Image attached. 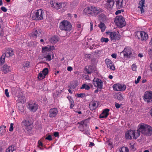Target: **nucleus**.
<instances>
[{"mask_svg":"<svg viewBox=\"0 0 152 152\" xmlns=\"http://www.w3.org/2000/svg\"><path fill=\"white\" fill-rule=\"evenodd\" d=\"M143 97V99L145 102L147 103L152 102V92H146Z\"/></svg>","mask_w":152,"mask_h":152,"instance_id":"obj_9","label":"nucleus"},{"mask_svg":"<svg viewBox=\"0 0 152 152\" xmlns=\"http://www.w3.org/2000/svg\"><path fill=\"white\" fill-rule=\"evenodd\" d=\"M54 135L55 137H59V133L58 132H56L54 133Z\"/></svg>","mask_w":152,"mask_h":152,"instance_id":"obj_61","label":"nucleus"},{"mask_svg":"<svg viewBox=\"0 0 152 152\" xmlns=\"http://www.w3.org/2000/svg\"><path fill=\"white\" fill-rule=\"evenodd\" d=\"M148 126V125L143 123L139 124L138 126L139 130L142 134L143 132H145L144 130L146 129V128H147Z\"/></svg>","mask_w":152,"mask_h":152,"instance_id":"obj_17","label":"nucleus"},{"mask_svg":"<svg viewBox=\"0 0 152 152\" xmlns=\"http://www.w3.org/2000/svg\"><path fill=\"white\" fill-rule=\"evenodd\" d=\"M137 68V66L135 64H133L132 66V69L133 71H136Z\"/></svg>","mask_w":152,"mask_h":152,"instance_id":"obj_49","label":"nucleus"},{"mask_svg":"<svg viewBox=\"0 0 152 152\" xmlns=\"http://www.w3.org/2000/svg\"><path fill=\"white\" fill-rule=\"evenodd\" d=\"M49 116L50 118H53L56 116L58 113L57 109L56 108H53L50 110Z\"/></svg>","mask_w":152,"mask_h":152,"instance_id":"obj_21","label":"nucleus"},{"mask_svg":"<svg viewBox=\"0 0 152 152\" xmlns=\"http://www.w3.org/2000/svg\"><path fill=\"white\" fill-rule=\"evenodd\" d=\"M15 150L14 146L12 145L10 146L6 149V152H12Z\"/></svg>","mask_w":152,"mask_h":152,"instance_id":"obj_39","label":"nucleus"},{"mask_svg":"<svg viewBox=\"0 0 152 152\" xmlns=\"http://www.w3.org/2000/svg\"><path fill=\"white\" fill-rule=\"evenodd\" d=\"M86 72L88 74H89L91 72L92 70H91V66H86Z\"/></svg>","mask_w":152,"mask_h":152,"instance_id":"obj_44","label":"nucleus"},{"mask_svg":"<svg viewBox=\"0 0 152 152\" xmlns=\"http://www.w3.org/2000/svg\"><path fill=\"white\" fill-rule=\"evenodd\" d=\"M46 140H52V137L51 135H49L47 137L45 138Z\"/></svg>","mask_w":152,"mask_h":152,"instance_id":"obj_56","label":"nucleus"},{"mask_svg":"<svg viewBox=\"0 0 152 152\" xmlns=\"http://www.w3.org/2000/svg\"><path fill=\"white\" fill-rule=\"evenodd\" d=\"M145 0H141L139 2V10H140L141 11V13H142L144 12V10L143 9V7H145L144 5V1Z\"/></svg>","mask_w":152,"mask_h":152,"instance_id":"obj_22","label":"nucleus"},{"mask_svg":"<svg viewBox=\"0 0 152 152\" xmlns=\"http://www.w3.org/2000/svg\"><path fill=\"white\" fill-rule=\"evenodd\" d=\"M7 57H10L14 55L13 50L11 48L8 49L5 53H4Z\"/></svg>","mask_w":152,"mask_h":152,"instance_id":"obj_23","label":"nucleus"},{"mask_svg":"<svg viewBox=\"0 0 152 152\" xmlns=\"http://www.w3.org/2000/svg\"><path fill=\"white\" fill-rule=\"evenodd\" d=\"M133 138L137 139L140 135V132L139 130V129L137 130H133Z\"/></svg>","mask_w":152,"mask_h":152,"instance_id":"obj_33","label":"nucleus"},{"mask_svg":"<svg viewBox=\"0 0 152 152\" xmlns=\"http://www.w3.org/2000/svg\"><path fill=\"white\" fill-rule=\"evenodd\" d=\"M133 130H129L127 131L125 134V137L126 139L131 140L133 138Z\"/></svg>","mask_w":152,"mask_h":152,"instance_id":"obj_16","label":"nucleus"},{"mask_svg":"<svg viewBox=\"0 0 152 152\" xmlns=\"http://www.w3.org/2000/svg\"><path fill=\"white\" fill-rule=\"evenodd\" d=\"M38 105L35 103L30 102L27 106L28 109L32 112H35L38 109Z\"/></svg>","mask_w":152,"mask_h":152,"instance_id":"obj_11","label":"nucleus"},{"mask_svg":"<svg viewBox=\"0 0 152 152\" xmlns=\"http://www.w3.org/2000/svg\"><path fill=\"white\" fill-rule=\"evenodd\" d=\"M99 27L100 28L102 32H104L106 28V26L103 23H101L99 25Z\"/></svg>","mask_w":152,"mask_h":152,"instance_id":"obj_36","label":"nucleus"},{"mask_svg":"<svg viewBox=\"0 0 152 152\" xmlns=\"http://www.w3.org/2000/svg\"><path fill=\"white\" fill-rule=\"evenodd\" d=\"M93 84L94 86L97 89H101L103 88V83L101 80L97 78H94L93 80Z\"/></svg>","mask_w":152,"mask_h":152,"instance_id":"obj_7","label":"nucleus"},{"mask_svg":"<svg viewBox=\"0 0 152 152\" xmlns=\"http://www.w3.org/2000/svg\"><path fill=\"white\" fill-rule=\"evenodd\" d=\"M115 106L117 108H119L121 106V105L118 103L115 102Z\"/></svg>","mask_w":152,"mask_h":152,"instance_id":"obj_58","label":"nucleus"},{"mask_svg":"<svg viewBox=\"0 0 152 152\" xmlns=\"http://www.w3.org/2000/svg\"><path fill=\"white\" fill-rule=\"evenodd\" d=\"M101 42H107L109 41V39L107 38L102 37L100 40Z\"/></svg>","mask_w":152,"mask_h":152,"instance_id":"obj_42","label":"nucleus"},{"mask_svg":"<svg viewBox=\"0 0 152 152\" xmlns=\"http://www.w3.org/2000/svg\"><path fill=\"white\" fill-rule=\"evenodd\" d=\"M18 102L24 103L26 101L25 97L23 95L19 96L18 100Z\"/></svg>","mask_w":152,"mask_h":152,"instance_id":"obj_29","label":"nucleus"},{"mask_svg":"<svg viewBox=\"0 0 152 152\" xmlns=\"http://www.w3.org/2000/svg\"><path fill=\"white\" fill-rule=\"evenodd\" d=\"M6 56L4 54H3L0 58V62L1 64H3L5 61V58Z\"/></svg>","mask_w":152,"mask_h":152,"instance_id":"obj_38","label":"nucleus"},{"mask_svg":"<svg viewBox=\"0 0 152 152\" xmlns=\"http://www.w3.org/2000/svg\"><path fill=\"white\" fill-rule=\"evenodd\" d=\"M83 25L82 24L80 23H77V27L78 28V30H80V28L82 29L81 28L82 27Z\"/></svg>","mask_w":152,"mask_h":152,"instance_id":"obj_47","label":"nucleus"},{"mask_svg":"<svg viewBox=\"0 0 152 152\" xmlns=\"http://www.w3.org/2000/svg\"><path fill=\"white\" fill-rule=\"evenodd\" d=\"M113 89L116 91H121L125 90L126 88L125 85L119 84H114L113 86Z\"/></svg>","mask_w":152,"mask_h":152,"instance_id":"obj_10","label":"nucleus"},{"mask_svg":"<svg viewBox=\"0 0 152 152\" xmlns=\"http://www.w3.org/2000/svg\"><path fill=\"white\" fill-rule=\"evenodd\" d=\"M67 98L68 99L70 103V108H72L74 106V101L72 98L70 96H68L67 97Z\"/></svg>","mask_w":152,"mask_h":152,"instance_id":"obj_28","label":"nucleus"},{"mask_svg":"<svg viewBox=\"0 0 152 152\" xmlns=\"http://www.w3.org/2000/svg\"><path fill=\"white\" fill-rule=\"evenodd\" d=\"M53 7L56 9H58L61 7V4L60 3L56 2Z\"/></svg>","mask_w":152,"mask_h":152,"instance_id":"obj_35","label":"nucleus"},{"mask_svg":"<svg viewBox=\"0 0 152 152\" xmlns=\"http://www.w3.org/2000/svg\"><path fill=\"white\" fill-rule=\"evenodd\" d=\"M85 96L86 95L84 93L77 94V96L78 97L83 98L85 97Z\"/></svg>","mask_w":152,"mask_h":152,"instance_id":"obj_46","label":"nucleus"},{"mask_svg":"<svg viewBox=\"0 0 152 152\" xmlns=\"http://www.w3.org/2000/svg\"><path fill=\"white\" fill-rule=\"evenodd\" d=\"M133 52V50L132 49L129 47H127L124 49L121 53H123L124 57L128 58L132 56Z\"/></svg>","mask_w":152,"mask_h":152,"instance_id":"obj_6","label":"nucleus"},{"mask_svg":"<svg viewBox=\"0 0 152 152\" xmlns=\"http://www.w3.org/2000/svg\"><path fill=\"white\" fill-rule=\"evenodd\" d=\"M141 77L140 76H139L138 77V78H137V80H135V83L137 84V83H138L139 81H140V79H141Z\"/></svg>","mask_w":152,"mask_h":152,"instance_id":"obj_54","label":"nucleus"},{"mask_svg":"<svg viewBox=\"0 0 152 152\" xmlns=\"http://www.w3.org/2000/svg\"><path fill=\"white\" fill-rule=\"evenodd\" d=\"M6 126H2L0 127V135L1 136L5 134L6 132Z\"/></svg>","mask_w":152,"mask_h":152,"instance_id":"obj_31","label":"nucleus"},{"mask_svg":"<svg viewBox=\"0 0 152 152\" xmlns=\"http://www.w3.org/2000/svg\"><path fill=\"white\" fill-rule=\"evenodd\" d=\"M98 106V102L96 101H92L89 103V107L91 110L96 109Z\"/></svg>","mask_w":152,"mask_h":152,"instance_id":"obj_13","label":"nucleus"},{"mask_svg":"<svg viewBox=\"0 0 152 152\" xmlns=\"http://www.w3.org/2000/svg\"><path fill=\"white\" fill-rule=\"evenodd\" d=\"M105 62L107 65V68L112 70H115V68L113 62L110 60L106 58L105 60Z\"/></svg>","mask_w":152,"mask_h":152,"instance_id":"obj_12","label":"nucleus"},{"mask_svg":"<svg viewBox=\"0 0 152 152\" xmlns=\"http://www.w3.org/2000/svg\"><path fill=\"white\" fill-rule=\"evenodd\" d=\"M114 22L118 26L121 28L123 27L126 25L124 19L121 16H116Z\"/></svg>","mask_w":152,"mask_h":152,"instance_id":"obj_4","label":"nucleus"},{"mask_svg":"<svg viewBox=\"0 0 152 152\" xmlns=\"http://www.w3.org/2000/svg\"><path fill=\"white\" fill-rule=\"evenodd\" d=\"M59 39L56 36H54L50 39V42L52 43H55L59 41Z\"/></svg>","mask_w":152,"mask_h":152,"instance_id":"obj_32","label":"nucleus"},{"mask_svg":"<svg viewBox=\"0 0 152 152\" xmlns=\"http://www.w3.org/2000/svg\"><path fill=\"white\" fill-rule=\"evenodd\" d=\"M106 33L109 36L110 39L114 42L120 39L121 37L118 31L116 32L108 31L106 32Z\"/></svg>","mask_w":152,"mask_h":152,"instance_id":"obj_3","label":"nucleus"},{"mask_svg":"<svg viewBox=\"0 0 152 152\" xmlns=\"http://www.w3.org/2000/svg\"><path fill=\"white\" fill-rule=\"evenodd\" d=\"M110 110L109 109H104L103 110L102 112L100 115V118H106L109 114Z\"/></svg>","mask_w":152,"mask_h":152,"instance_id":"obj_18","label":"nucleus"},{"mask_svg":"<svg viewBox=\"0 0 152 152\" xmlns=\"http://www.w3.org/2000/svg\"><path fill=\"white\" fill-rule=\"evenodd\" d=\"M55 3V2L53 1H50V4L53 7V6L54 5Z\"/></svg>","mask_w":152,"mask_h":152,"instance_id":"obj_60","label":"nucleus"},{"mask_svg":"<svg viewBox=\"0 0 152 152\" xmlns=\"http://www.w3.org/2000/svg\"><path fill=\"white\" fill-rule=\"evenodd\" d=\"M90 31H92L93 29V23L92 21L91 20L90 21Z\"/></svg>","mask_w":152,"mask_h":152,"instance_id":"obj_55","label":"nucleus"},{"mask_svg":"<svg viewBox=\"0 0 152 152\" xmlns=\"http://www.w3.org/2000/svg\"><path fill=\"white\" fill-rule=\"evenodd\" d=\"M13 125L14 124L12 123H11L10 124V128L9 131L11 132L13 130Z\"/></svg>","mask_w":152,"mask_h":152,"instance_id":"obj_53","label":"nucleus"},{"mask_svg":"<svg viewBox=\"0 0 152 152\" xmlns=\"http://www.w3.org/2000/svg\"><path fill=\"white\" fill-rule=\"evenodd\" d=\"M30 66V63L28 61H26L22 65L21 67L23 69H25L26 68H28Z\"/></svg>","mask_w":152,"mask_h":152,"instance_id":"obj_34","label":"nucleus"},{"mask_svg":"<svg viewBox=\"0 0 152 152\" xmlns=\"http://www.w3.org/2000/svg\"><path fill=\"white\" fill-rule=\"evenodd\" d=\"M95 54L97 55L101 53V51L99 50H96L95 51Z\"/></svg>","mask_w":152,"mask_h":152,"instance_id":"obj_64","label":"nucleus"},{"mask_svg":"<svg viewBox=\"0 0 152 152\" xmlns=\"http://www.w3.org/2000/svg\"><path fill=\"white\" fill-rule=\"evenodd\" d=\"M115 1L117 9H119L122 8L124 6L123 0H115Z\"/></svg>","mask_w":152,"mask_h":152,"instance_id":"obj_20","label":"nucleus"},{"mask_svg":"<svg viewBox=\"0 0 152 152\" xmlns=\"http://www.w3.org/2000/svg\"><path fill=\"white\" fill-rule=\"evenodd\" d=\"M41 31L40 30L34 29V32L32 33V36L34 38H36L37 37L40 36L41 34Z\"/></svg>","mask_w":152,"mask_h":152,"instance_id":"obj_25","label":"nucleus"},{"mask_svg":"<svg viewBox=\"0 0 152 152\" xmlns=\"http://www.w3.org/2000/svg\"><path fill=\"white\" fill-rule=\"evenodd\" d=\"M92 85L90 83H88L87 85L86 84H84L82 85L80 89H85L86 90H88L90 88V87H92Z\"/></svg>","mask_w":152,"mask_h":152,"instance_id":"obj_27","label":"nucleus"},{"mask_svg":"<svg viewBox=\"0 0 152 152\" xmlns=\"http://www.w3.org/2000/svg\"><path fill=\"white\" fill-rule=\"evenodd\" d=\"M5 93L6 96L8 97H9L10 96L9 95V92H8V90L7 89H6L5 90Z\"/></svg>","mask_w":152,"mask_h":152,"instance_id":"obj_52","label":"nucleus"},{"mask_svg":"<svg viewBox=\"0 0 152 152\" xmlns=\"http://www.w3.org/2000/svg\"><path fill=\"white\" fill-rule=\"evenodd\" d=\"M41 72L45 76L48 73V68H46Z\"/></svg>","mask_w":152,"mask_h":152,"instance_id":"obj_41","label":"nucleus"},{"mask_svg":"<svg viewBox=\"0 0 152 152\" xmlns=\"http://www.w3.org/2000/svg\"><path fill=\"white\" fill-rule=\"evenodd\" d=\"M84 11L86 13L96 16L102 12V10L98 7L91 6L85 8Z\"/></svg>","mask_w":152,"mask_h":152,"instance_id":"obj_1","label":"nucleus"},{"mask_svg":"<svg viewBox=\"0 0 152 152\" xmlns=\"http://www.w3.org/2000/svg\"><path fill=\"white\" fill-rule=\"evenodd\" d=\"M85 58H89L91 56V55L90 54H86L84 56Z\"/></svg>","mask_w":152,"mask_h":152,"instance_id":"obj_62","label":"nucleus"},{"mask_svg":"<svg viewBox=\"0 0 152 152\" xmlns=\"http://www.w3.org/2000/svg\"><path fill=\"white\" fill-rule=\"evenodd\" d=\"M1 10L4 12H6L7 11V9L4 7H1Z\"/></svg>","mask_w":152,"mask_h":152,"instance_id":"obj_57","label":"nucleus"},{"mask_svg":"<svg viewBox=\"0 0 152 152\" xmlns=\"http://www.w3.org/2000/svg\"><path fill=\"white\" fill-rule=\"evenodd\" d=\"M45 77V76L43 75V74L42 73V72H40L39 73V74L38 76V78L40 80H41L44 78Z\"/></svg>","mask_w":152,"mask_h":152,"instance_id":"obj_40","label":"nucleus"},{"mask_svg":"<svg viewBox=\"0 0 152 152\" xmlns=\"http://www.w3.org/2000/svg\"><path fill=\"white\" fill-rule=\"evenodd\" d=\"M44 58L46 59V60L50 61L53 58L54 56L53 53L52 52L45 53Z\"/></svg>","mask_w":152,"mask_h":152,"instance_id":"obj_19","label":"nucleus"},{"mask_svg":"<svg viewBox=\"0 0 152 152\" xmlns=\"http://www.w3.org/2000/svg\"><path fill=\"white\" fill-rule=\"evenodd\" d=\"M18 108L19 110L21 111L23 110V107L22 105L18 106Z\"/></svg>","mask_w":152,"mask_h":152,"instance_id":"obj_51","label":"nucleus"},{"mask_svg":"<svg viewBox=\"0 0 152 152\" xmlns=\"http://www.w3.org/2000/svg\"><path fill=\"white\" fill-rule=\"evenodd\" d=\"M44 13L43 11L41 9L37 10L32 16L33 19L37 20L43 19V15Z\"/></svg>","mask_w":152,"mask_h":152,"instance_id":"obj_5","label":"nucleus"},{"mask_svg":"<svg viewBox=\"0 0 152 152\" xmlns=\"http://www.w3.org/2000/svg\"><path fill=\"white\" fill-rule=\"evenodd\" d=\"M2 70L3 72L6 74L11 71V68L10 66L5 64L3 67Z\"/></svg>","mask_w":152,"mask_h":152,"instance_id":"obj_24","label":"nucleus"},{"mask_svg":"<svg viewBox=\"0 0 152 152\" xmlns=\"http://www.w3.org/2000/svg\"><path fill=\"white\" fill-rule=\"evenodd\" d=\"M32 124L31 122L28 120H24L22 122V124L25 127L31 125Z\"/></svg>","mask_w":152,"mask_h":152,"instance_id":"obj_30","label":"nucleus"},{"mask_svg":"<svg viewBox=\"0 0 152 152\" xmlns=\"http://www.w3.org/2000/svg\"><path fill=\"white\" fill-rule=\"evenodd\" d=\"M111 56L112 58H116L117 57V55L116 54L113 53L111 55Z\"/></svg>","mask_w":152,"mask_h":152,"instance_id":"obj_63","label":"nucleus"},{"mask_svg":"<svg viewBox=\"0 0 152 152\" xmlns=\"http://www.w3.org/2000/svg\"><path fill=\"white\" fill-rule=\"evenodd\" d=\"M137 35L139 38L142 41H145L148 38V34L143 31H139L137 32Z\"/></svg>","mask_w":152,"mask_h":152,"instance_id":"obj_8","label":"nucleus"},{"mask_svg":"<svg viewBox=\"0 0 152 152\" xmlns=\"http://www.w3.org/2000/svg\"><path fill=\"white\" fill-rule=\"evenodd\" d=\"M17 88L15 87H12L11 88V91L13 94H15L17 93Z\"/></svg>","mask_w":152,"mask_h":152,"instance_id":"obj_43","label":"nucleus"},{"mask_svg":"<svg viewBox=\"0 0 152 152\" xmlns=\"http://www.w3.org/2000/svg\"><path fill=\"white\" fill-rule=\"evenodd\" d=\"M123 11L122 10H119L116 11L115 12V14L116 15H117L121 13L122 12H123Z\"/></svg>","mask_w":152,"mask_h":152,"instance_id":"obj_59","label":"nucleus"},{"mask_svg":"<svg viewBox=\"0 0 152 152\" xmlns=\"http://www.w3.org/2000/svg\"><path fill=\"white\" fill-rule=\"evenodd\" d=\"M25 129L27 130L28 131H30L32 129V126L31 125H30L29 126H28L25 128Z\"/></svg>","mask_w":152,"mask_h":152,"instance_id":"obj_48","label":"nucleus"},{"mask_svg":"<svg viewBox=\"0 0 152 152\" xmlns=\"http://www.w3.org/2000/svg\"><path fill=\"white\" fill-rule=\"evenodd\" d=\"M115 3V0H107L105 4V7L108 10H111L113 8Z\"/></svg>","mask_w":152,"mask_h":152,"instance_id":"obj_14","label":"nucleus"},{"mask_svg":"<svg viewBox=\"0 0 152 152\" xmlns=\"http://www.w3.org/2000/svg\"><path fill=\"white\" fill-rule=\"evenodd\" d=\"M119 152H129V149L126 147H123L119 149Z\"/></svg>","mask_w":152,"mask_h":152,"instance_id":"obj_37","label":"nucleus"},{"mask_svg":"<svg viewBox=\"0 0 152 152\" xmlns=\"http://www.w3.org/2000/svg\"><path fill=\"white\" fill-rule=\"evenodd\" d=\"M50 50H53V49L52 48V46H48L42 48V52L44 53H50Z\"/></svg>","mask_w":152,"mask_h":152,"instance_id":"obj_26","label":"nucleus"},{"mask_svg":"<svg viewBox=\"0 0 152 152\" xmlns=\"http://www.w3.org/2000/svg\"><path fill=\"white\" fill-rule=\"evenodd\" d=\"M147 128L145 130V132H143L142 134L146 135L147 136H150L152 134V128L151 126L148 125L147 126Z\"/></svg>","mask_w":152,"mask_h":152,"instance_id":"obj_15","label":"nucleus"},{"mask_svg":"<svg viewBox=\"0 0 152 152\" xmlns=\"http://www.w3.org/2000/svg\"><path fill=\"white\" fill-rule=\"evenodd\" d=\"M60 28L61 30L69 31L72 29V26L68 21L64 20L60 23Z\"/></svg>","mask_w":152,"mask_h":152,"instance_id":"obj_2","label":"nucleus"},{"mask_svg":"<svg viewBox=\"0 0 152 152\" xmlns=\"http://www.w3.org/2000/svg\"><path fill=\"white\" fill-rule=\"evenodd\" d=\"M117 99L120 100H122L123 99V97L121 94H117Z\"/></svg>","mask_w":152,"mask_h":152,"instance_id":"obj_50","label":"nucleus"},{"mask_svg":"<svg viewBox=\"0 0 152 152\" xmlns=\"http://www.w3.org/2000/svg\"><path fill=\"white\" fill-rule=\"evenodd\" d=\"M148 56L150 58H152V49H149L148 50Z\"/></svg>","mask_w":152,"mask_h":152,"instance_id":"obj_45","label":"nucleus"}]
</instances>
